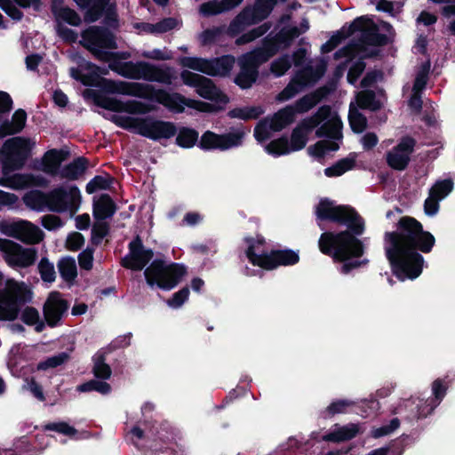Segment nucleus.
Instances as JSON below:
<instances>
[{"label":"nucleus","instance_id":"f257e3e1","mask_svg":"<svg viewBox=\"0 0 455 455\" xmlns=\"http://www.w3.org/2000/svg\"><path fill=\"white\" fill-rule=\"evenodd\" d=\"M315 215L319 220L347 228L339 232L325 231L318 240V247L323 254L331 257L335 262H343L341 273L347 275L353 269L369 263L367 259L350 260L364 253L363 243L358 236L364 232L365 223L354 207L336 205L333 201L323 198L316 206Z\"/></svg>","mask_w":455,"mask_h":455},{"label":"nucleus","instance_id":"f03ea898","mask_svg":"<svg viewBox=\"0 0 455 455\" xmlns=\"http://www.w3.org/2000/svg\"><path fill=\"white\" fill-rule=\"evenodd\" d=\"M384 241L386 257L392 271L402 281L420 275L424 265L420 252L429 253L435 244V236L410 216L400 218L396 230L386 232Z\"/></svg>","mask_w":455,"mask_h":455},{"label":"nucleus","instance_id":"7ed1b4c3","mask_svg":"<svg viewBox=\"0 0 455 455\" xmlns=\"http://www.w3.org/2000/svg\"><path fill=\"white\" fill-rule=\"evenodd\" d=\"M187 272V267L183 264H166L164 259H156L145 269L144 275L150 287L156 285L162 290L169 291L179 284Z\"/></svg>","mask_w":455,"mask_h":455},{"label":"nucleus","instance_id":"20e7f679","mask_svg":"<svg viewBox=\"0 0 455 455\" xmlns=\"http://www.w3.org/2000/svg\"><path fill=\"white\" fill-rule=\"evenodd\" d=\"M32 298V291L24 282H9L0 293V321L16 320L22 307Z\"/></svg>","mask_w":455,"mask_h":455},{"label":"nucleus","instance_id":"39448f33","mask_svg":"<svg viewBox=\"0 0 455 455\" xmlns=\"http://www.w3.org/2000/svg\"><path fill=\"white\" fill-rule=\"evenodd\" d=\"M31 145L28 139L13 137L6 140L0 148V160L4 175L23 168L30 156Z\"/></svg>","mask_w":455,"mask_h":455},{"label":"nucleus","instance_id":"423d86ee","mask_svg":"<svg viewBox=\"0 0 455 455\" xmlns=\"http://www.w3.org/2000/svg\"><path fill=\"white\" fill-rule=\"evenodd\" d=\"M84 96L92 98L96 106L112 112H126L132 115H145L156 110V107L142 101L128 100L124 102L116 98H110L92 89L84 91Z\"/></svg>","mask_w":455,"mask_h":455},{"label":"nucleus","instance_id":"0eeeda50","mask_svg":"<svg viewBox=\"0 0 455 455\" xmlns=\"http://www.w3.org/2000/svg\"><path fill=\"white\" fill-rule=\"evenodd\" d=\"M250 263L265 270H274L280 266H294L299 261V251L292 249L271 250L269 252L253 254L251 248L249 250Z\"/></svg>","mask_w":455,"mask_h":455},{"label":"nucleus","instance_id":"6e6552de","mask_svg":"<svg viewBox=\"0 0 455 455\" xmlns=\"http://www.w3.org/2000/svg\"><path fill=\"white\" fill-rule=\"evenodd\" d=\"M47 194L49 211L59 213L69 211L75 213L78 210L81 194L76 185L71 186L68 190L64 187H58Z\"/></svg>","mask_w":455,"mask_h":455},{"label":"nucleus","instance_id":"1a4fd4ad","mask_svg":"<svg viewBox=\"0 0 455 455\" xmlns=\"http://www.w3.org/2000/svg\"><path fill=\"white\" fill-rule=\"evenodd\" d=\"M0 251L7 264L11 267H28L36 260L37 251L35 248H23L19 243L5 238H0Z\"/></svg>","mask_w":455,"mask_h":455},{"label":"nucleus","instance_id":"9d476101","mask_svg":"<svg viewBox=\"0 0 455 455\" xmlns=\"http://www.w3.org/2000/svg\"><path fill=\"white\" fill-rule=\"evenodd\" d=\"M355 32H361V41L372 46H384L388 44L387 35L379 32V27L375 22L366 16L355 18L348 26L345 34L347 37L352 36Z\"/></svg>","mask_w":455,"mask_h":455},{"label":"nucleus","instance_id":"9b49d317","mask_svg":"<svg viewBox=\"0 0 455 455\" xmlns=\"http://www.w3.org/2000/svg\"><path fill=\"white\" fill-rule=\"evenodd\" d=\"M243 136V132L217 134L212 131H206L202 134L197 146L204 151L216 149L224 151L241 146Z\"/></svg>","mask_w":455,"mask_h":455},{"label":"nucleus","instance_id":"f8f14e48","mask_svg":"<svg viewBox=\"0 0 455 455\" xmlns=\"http://www.w3.org/2000/svg\"><path fill=\"white\" fill-rule=\"evenodd\" d=\"M69 307V301L62 298L60 291H52L43 305V315L47 325L50 328L62 325Z\"/></svg>","mask_w":455,"mask_h":455},{"label":"nucleus","instance_id":"ddd939ff","mask_svg":"<svg viewBox=\"0 0 455 455\" xmlns=\"http://www.w3.org/2000/svg\"><path fill=\"white\" fill-rule=\"evenodd\" d=\"M129 254L121 260V266L133 271L142 270L154 257L152 249L144 247L142 239L137 235L128 244Z\"/></svg>","mask_w":455,"mask_h":455},{"label":"nucleus","instance_id":"4468645a","mask_svg":"<svg viewBox=\"0 0 455 455\" xmlns=\"http://www.w3.org/2000/svg\"><path fill=\"white\" fill-rule=\"evenodd\" d=\"M416 140L410 136L401 139L396 146L386 153L387 164L395 171H404L411 161Z\"/></svg>","mask_w":455,"mask_h":455},{"label":"nucleus","instance_id":"2eb2a0df","mask_svg":"<svg viewBox=\"0 0 455 455\" xmlns=\"http://www.w3.org/2000/svg\"><path fill=\"white\" fill-rule=\"evenodd\" d=\"M4 233L27 244H36L44 239V232L28 220L7 224Z\"/></svg>","mask_w":455,"mask_h":455},{"label":"nucleus","instance_id":"dca6fc26","mask_svg":"<svg viewBox=\"0 0 455 455\" xmlns=\"http://www.w3.org/2000/svg\"><path fill=\"white\" fill-rule=\"evenodd\" d=\"M177 133L176 125L170 121L145 117V123L141 136L152 140L171 139Z\"/></svg>","mask_w":455,"mask_h":455},{"label":"nucleus","instance_id":"f3484780","mask_svg":"<svg viewBox=\"0 0 455 455\" xmlns=\"http://www.w3.org/2000/svg\"><path fill=\"white\" fill-rule=\"evenodd\" d=\"M83 39L91 44L106 49H116L115 34L108 28L100 26H91L81 34Z\"/></svg>","mask_w":455,"mask_h":455},{"label":"nucleus","instance_id":"a211bd4d","mask_svg":"<svg viewBox=\"0 0 455 455\" xmlns=\"http://www.w3.org/2000/svg\"><path fill=\"white\" fill-rule=\"evenodd\" d=\"M101 68L96 64L84 60L78 65V68L69 69L70 76L76 81L80 82L84 86L98 87L101 76L100 71Z\"/></svg>","mask_w":455,"mask_h":455},{"label":"nucleus","instance_id":"6ab92c4d","mask_svg":"<svg viewBox=\"0 0 455 455\" xmlns=\"http://www.w3.org/2000/svg\"><path fill=\"white\" fill-rule=\"evenodd\" d=\"M142 79L171 85L177 79V74L174 68L168 65L157 66L145 61Z\"/></svg>","mask_w":455,"mask_h":455},{"label":"nucleus","instance_id":"aec40b11","mask_svg":"<svg viewBox=\"0 0 455 455\" xmlns=\"http://www.w3.org/2000/svg\"><path fill=\"white\" fill-rule=\"evenodd\" d=\"M332 91L333 88L328 85L321 86L315 92L306 94L296 100L293 105H287V107L291 108V110L294 112V117L296 118V114H303L309 111Z\"/></svg>","mask_w":455,"mask_h":455},{"label":"nucleus","instance_id":"412c9836","mask_svg":"<svg viewBox=\"0 0 455 455\" xmlns=\"http://www.w3.org/2000/svg\"><path fill=\"white\" fill-rule=\"evenodd\" d=\"M69 156V151L66 149H49L41 160V170L51 176H56L60 171L62 162L66 161Z\"/></svg>","mask_w":455,"mask_h":455},{"label":"nucleus","instance_id":"4be33fe9","mask_svg":"<svg viewBox=\"0 0 455 455\" xmlns=\"http://www.w3.org/2000/svg\"><path fill=\"white\" fill-rule=\"evenodd\" d=\"M156 102L163 105L168 110L173 113L180 114L185 110V107L188 108L189 99L186 98L180 92H169L161 88L156 99Z\"/></svg>","mask_w":455,"mask_h":455},{"label":"nucleus","instance_id":"5701e85b","mask_svg":"<svg viewBox=\"0 0 455 455\" xmlns=\"http://www.w3.org/2000/svg\"><path fill=\"white\" fill-rule=\"evenodd\" d=\"M196 92L200 97L217 104L226 105L229 101L228 95L219 89L212 79L206 76L203 77Z\"/></svg>","mask_w":455,"mask_h":455},{"label":"nucleus","instance_id":"b1692460","mask_svg":"<svg viewBox=\"0 0 455 455\" xmlns=\"http://www.w3.org/2000/svg\"><path fill=\"white\" fill-rule=\"evenodd\" d=\"M27 122V113L24 109H17L12 116V120H4L0 124V139L14 135L22 132Z\"/></svg>","mask_w":455,"mask_h":455},{"label":"nucleus","instance_id":"393cba45","mask_svg":"<svg viewBox=\"0 0 455 455\" xmlns=\"http://www.w3.org/2000/svg\"><path fill=\"white\" fill-rule=\"evenodd\" d=\"M116 212V205L108 194H102L97 200L93 201L92 215L95 220L105 221L110 219Z\"/></svg>","mask_w":455,"mask_h":455},{"label":"nucleus","instance_id":"a878e982","mask_svg":"<svg viewBox=\"0 0 455 455\" xmlns=\"http://www.w3.org/2000/svg\"><path fill=\"white\" fill-rule=\"evenodd\" d=\"M144 62L145 61L110 62L108 68L123 77L140 80L142 79L143 76Z\"/></svg>","mask_w":455,"mask_h":455},{"label":"nucleus","instance_id":"bb28decb","mask_svg":"<svg viewBox=\"0 0 455 455\" xmlns=\"http://www.w3.org/2000/svg\"><path fill=\"white\" fill-rule=\"evenodd\" d=\"M439 404L431 399H419L416 402H408L405 408H410L411 413L406 416L409 421L419 420L430 415Z\"/></svg>","mask_w":455,"mask_h":455},{"label":"nucleus","instance_id":"cd10ccee","mask_svg":"<svg viewBox=\"0 0 455 455\" xmlns=\"http://www.w3.org/2000/svg\"><path fill=\"white\" fill-rule=\"evenodd\" d=\"M335 428L323 436L325 442L340 443L352 440L360 432L359 425L349 423L345 426L339 427L336 424Z\"/></svg>","mask_w":455,"mask_h":455},{"label":"nucleus","instance_id":"c85d7f7f","mask_svg":"<svg viewBox=\"0 0 455 455\" xmlns=\"http://www.w3.org/2000/svg\"><path fill=\"white\" fill-rule=\"evenodd\" d=\"M235 61V57L230 54L209 59L208 76L223 77L228 76Z\"/></svg>","mask_w":455,"mask_h":455},{"label":"nucleus","instance_id":"c756f323","mask_svg":"<svg viewBox=\"0 0 455 455\" xmlns=\"http://www.w3.org/2000/svg\"><path fill=\"white\" fill-rule=\"evenodd\" d=\"M89 166V160L84 156H78L63 166L59 174L61 179L76 180L84 174Z\"/></svg>","mask_w":455,"mask_h":455},{"label":"nucleus","instance_id":"7c9ffc66","mask_svg":"<svg viewBox=\"0 0 455 455\" xmlns=\"http://www.w3.org/2000/svg\"><path fill=\"white\" fill-rule=\"evenodd\" d=\"M294 112L291 110V107L287 106L279 109L268 119L270 129L273 132H281L283 129L294 123Z\"/></svg>","mask_w":455,"mask_h":455},{"label":"nucleus","instance_id":"2f4dec72","mask_svg":"<svg viewBox=\"0 0 455 455\" xmlns=\"http://www.w3.org/2000/svg\"><path fill=\"white\" fill-rule=\"evenodd\" d=\"M357 155L355 152L350 153L347 157L339 159L334 164L324 169V174L327 177H339L346 172L353 170L356 164Z\"/></svg>","mask_w":455,"mask_h":455},{"label":"nucleus","instance_id":"473e14b6","mask_svg":"<svg viewBox=\"0 0 455 455\" xmlns=\"http://www.w3.org/2000/svg\"><path fill=\"white\" fill-rule=\"evenodd\" d=\"M307 126L308 124L302 120L292 130L291 141L289 142L291 151H299L306 147L307 133L312 131V129Z\"/></svg>","mask_w":455,"mask_h":455},{"label":"nucleus","instance_id":"72a5a7b5","mask_svg":"<svg viewBox=\"0 0 455 455\" xmlns=\"http://www.w3.org/2000/svg\"><path fill=\"white\" fill-rule=\"evenodd\" d=\"M342 122L339 118H332L321 124L315 132L318 138L339 140L342 138Z\"/></svg>","mask_w":455,"mask_h":455},{"label":"nucleus","instance_id":"f704fd0d","mask_svg":"<svg viewBox=\"0 0 455 455\" xmlns=\"http://www.w3.org/2000/svg\"><path fill=\"white\" fill-rule=\"evenodd\" d=\"M111 3V0H92L84 13V21L87 24L98 21Z\"/></svg>","mask_w":455,"mask_h":455},{"label":"nucleus","instance_id":"c9c22d12","mask_svg":"<svg viewBox=\"0 0 455 455\" xmlns=\"http://www.w3.org/2000/svg\"><path fill=\"white\" fill-rule=\"evenodd\" d=\"M60 277L68 284H73L77 277L76 260L70 256L61 258L57 263Z\"/></svg>","mask_w":455,"mask_h":455},{"label":"nucleus","instance_id":"e433bc0d","mask_svg":"<svg viewBox=\"0 0 455 455\" xmlns=\"http://www.w3.org/2000/svg\"><path fill=\"white\" fill-rule=\"evenodd\" d=\"M113 123L124 130L134 132L141 136L145 117H133L127 116H114Z\"/></svg>","mask_w":455,"mask_h":455},{"label":"nucleus","instance_id":"4c0bfd02","mask_svg":"<svg viewBox=\"0 0 455 455\" xmlns=\"http://www.w3.org/2000/svg\"><path fill=\"white\" fill-rule=\"evenodd\" d=\"M356 104L361 109L377 111L381 108V102L376 98V94L371 90L362 91L357 93Z\"/></svg>","mask_w":455,"mask_h":455},{"label":"nucleus","instance_id":"58836bf2","mask_svg":"<svg viewBox=\"0 0 455 455\" xmlns=\"http://www.w3.org/2000/svg\"><path fill=\"white\" fill-rule=\"evenodd\" d=\"M23 201L32 210L43 211L44 208L48 209V194L40 190L27 193Z\"/></svg>","mask_w":455,"mask_h":455},{"label":"nucleus","instance_id":"ea45409f","mask_svg":"<svg viewBox=\"0 0 455 455\" xmlns=\"http://www.w3.org/2000/svg\"><path fill=\"white\" fill-rule=\"evenodd\" d=\"M198 136L199 133L196 130L189 127H181L176 137V144L182 148H191L198 141Z\"/></svg>","mask_w":455,"mask_h":455},{"label":"nucleus","instance_id":"a19ab883","mask_svg":"<svg viewBox=\"0 0 455 455\" xmlns=\"http://www.w3.org/2000/svg\"><path fill=\"white\" fill-rule=\"evenodd\" d=\"M264 110L259 106L235 108L228 111V116L230 118H239L244 121L258 119Z\"/></svg>","mask_w":455,"mask_h":455},{"label":"nucleus","instance_id":"79ce46f5","mask_svg":"<svg viewBox=\"0 0 455 455\" xmlns=\"http://www.w3.org/2000/svg\"><path fill=\"white\" fill-rule=\"evenodd\" d=\"M348 122L351 130L355 133H362L367 127V118L354 106L353 103L349 106Z\"/></svg>","mask_w":455,"mask_h":455},{"label":"nucleus","instance_id":"37998d69","mask_svg":"<svg viewBox=\"0 0 455 455\" xmlns=\"http://www.w3.org/2000/svg\"><path fill=\"white\" fill-rule=\"evenodd\" d=\"M179 64L183 68L208 75L209 59L184 56L180 58Z\"/></svg>","mask_w":455,"mask_h":455},{"label":"nucleus","instance_id":"c03bdc74","mask_svg":"<svg viewBox=\"0 0 455 455\" xmlns=\"http://www.w3.org/2000/svg\"><path fill=\"white\" fill-rule=\"evenodd\" d=\"M276 40L281 44L283 49L289 48L294 40L301 35L299 28L294 27H283L276 34Z\"/></svg>","mask_w":455,"mask_h":455},{"label":"nucleus","instance_id":"a18cd8bd","mask_svg":"<svg viewBox=\"0 0 455 455\" xmlns=\"http://www.w3.org/2000/svg\"><path fill=\"white\" fill-rule=\"evenodd\" d=\"M111 390L112 387L108 382L98 379H91L76 387V391L80 393L96 391L101 395H108Z\"/></svg>","mask_w":455,"mask_h":455},{"label":"nucleus","instance_id":"49530a36","mask_svg":"<svg viewBox=\"0 0 455 455\" xmlns=\"http://www.w3.org/2000/svg\"><path fill=\"white\" fill-rule=\"evenodd\" d=\"M271 28L270 22H265L256 28H253L252 29L247 31L246 33L242 34L237 39H236V44H245L248 43H251L257 38H259L260 36H264Z\"/></svg>","mask_w":455,"mask_h":455},{"label":"nucleus","instance_id":"de8ad7c7","mask_svg":"<svg viewBox=\"0 0 455 455\" xmlns=\"http://www.w3.org/2000/svg\"><path fill=\"white\" fill-rule=\"evenodd\" d=\"M454 188V182L451 179L437 180L430 188L429 195L437 200L445 198Z\"/></svg>","mask_w":455,"mask_h":455},{"label":"nucleus","instance_id":"09e8293b","mask_svg":"<svg viewBox=\"0 0 455 455\" xmlns=\"http://www.w3.org/2000/svg\"><path fill=\"white\" fill-rule=\"evenodd\" d=\"M266 151L274 156L287 155L291 152L289 140L286 136L271 140L266 146Z\"/></svg>","mask_w":455,"mask_h":455},{"label":"nucleus","instance_id":"8fccbe9b","mask_svg":"<svg viewBox=\"0 0 455 455\" xmlns=\"http://www.w3.org/2000/svg\"><path fill=\"white\" fill-rule=\"evenodd\" d=\"M70 359L68 352H60L55 355L47 357L45 360L39 362L36 364V371H46L53 369L66 363Z\"/></svg>","mask_w":455,"mask_h":455},{"label":"nucleus","instance_id":"3c124183","mask_svg":"<svg viewBox=\"0 0 455 455\" xmlns=\"http://www.w3.org/2000/svg\"><path fill=\"white\" fill-rule=\"evenodd\" d=\"M112 182L113 178L108 173L106 176L96 175L86 184L85 191L91 195L98 190H106L109 188Z\"/></svg>","mask_w":455,"mask_h":455},{"label":"nucleus","instance_id":"603ef678","mask_svg":"<svg viewBox=\"0 0 455 455\" xmlns=\"http://www.w3.org/2000/svg\"><path fill=\"white\" fill-rule=\"evenodd\" d=\"M110 227L106 221L96 220L91 231V243L94 246L101 243L102 240L109 234Z\"/></svg>","mask_w":455,"mask_h":455},{"label":"nucleus","instance_id":"864d4df0","mask_svg":"<svg viewBox=\"0 0 455 455\" xmlns=\"http://www.w3.org/2000/svg\"><path fill=\"white\" fill-rule=\"evenodd\" d=\"M276 3L277 0H257L252 11L258 23L269 16Z\"/></svg>","mask_w":455,"mask_h":455},{"label":"nucleus","instance_id":"5fc2aeb1","mask_svg":"<svg viewBox=\"0 0 455 455\" xmlns=\"http://www.w3.org/2000/svg\"><path fill=\"white\" fill-rule=\"evenodd\" d=\"M84 46L86 47L97 60L103 62H117L118 60L126 58L124 53L122 52H108L86 44H84Z\"/></svg>","mask_w":455,"mask_h":455},{"label":"nucleus","instance_id":"6e6d98bb","mask_svg":"<svg viewBox=\"0 0 455 455\" xmlns=\"http://www.w3.org/2000/svg\"><path fill=\"white\" fill-rule=\"evenodd\" d=\"M429 70V61H427L424 64H422L420 69L416 74L412 86V92H415V94H419L421 93V92L426 88L428 80Z\"/></svg>","mask_w":455,"mask_h":455},{"label":"nucleus","instance_id":"4d7b16f0","mask_svg":"<svg viewBox=\"0 0 455 455\" xmlns=\"http://www.w3.org/2000/svg\"><path fill=\"white\" fill-rule=\"evenodd\" d=\"M339 145L329 140H319L307 148L308 153L317 158H323L327 151H336Z\"/></svg>","mask_w":455,"mask_h":455},{"label":"nucleus","instance_id":"13d9d810","mask_svg":"<svg viewBox=\"0 0 455 455\" xmlns=\"http://www.w3.org/2000/svg\"><path fill=\"white\" fill-rule=\"evenodd\" d=\"M291 67V60L288 54H283L281 57L272 61L270 65V71L275 77L283 76Z\"/></svg>","mask_w":455,"mask_h":455},{"label":"nucleus","instance_id":"bf43d9fd","mask_svg":"<svg viewBox=\"0 0 455 455\" xmlns=\"http://www.w3.org/2000/svg\"><path fill=\"white\" fill-rule=\"evenodd\" d=\"M103 24L104 28L108 29L117 30L120 27L119 16L117 13L116 4L112 2L108 8L103 14Z\"/></svg>","mask_w":455,"mask_h":455},{"label":"nucleus","instance_id":"052dcab7","mask_svg":"<svg viewBox=\"0 0 455 455\" xmlns=\"http://www.w3.org/2000/svg\"><path fill=\"white\" fill-rule=\"evenodd\" d=\"M38 272L44 283H53L56 279L54 265L46 257H43L38 263Z\"/></svg>","mask_w":455,"mask_h":455},{"label":"nucleus","instance_id":"680f3d73","mask_svg":"<svg viewBox=\"0 0 455 455\" xmlns=\"http://www.w3.org/2000/svg\"><path fill=\"white\" fill-rule=\"evenodd\" d=\"M450 382L451 380L448 379V377H445L444 379H436L432 383V394L434 397H431V399L436 403L440 404L442 400L446 395Z\"/></svg>","mask_w":455,"mask_h":455},{"label":"nucleus","instance_id":"e2e57ef3","mask_svg":"<svg viewBox=\"0 0 455 455\" xmlns=\"http://www.w3.org/2000/svg\"><path fill=\"white\" fill-rule=\"evenodd\" d=\"M331 111V109L330 106L323 105L320 107L312 116L305 118L303 120L306 124H308L307 127L313 130L330 116Z\"/></svg>","mask_w":455,"mask_h":455},{"label":"nucleus","instance_id":"0e129e2a","mask_svg":"<svg viewBox=\"0 0 455 455\" xmlns=\"http://www.w3.org/2000/svg\"><path fill=\"white\" fill-rule=\"evenodd\" d=\"M136 98L148 100L156 102V99L159 93L160 88H156L150 84L139 83L137 85Z\"/></svg>","mask_w":455,"mask_h":455},{"label":"nucleus","instance_id":"69168bd1","mask_svg":"<svg viewBox=\"0 0 455 455\" xmlns=\"http://www.w3.org/2000/svg\"><path fill=\"white\" fill-rule=\"evenodd\" d=\"M358 409L359 411H356L355 412L363 418L374 416L379 410V403L375 398L365 399L362 401L361 404L358 406Z\"/></svg>","mask_w":455,"mask_h":455},{"label":"nucleus","instance_id":"338daca9","mask_svg":"<svg viewBox=\"0 0 455 455\" xmlns=\"http://www.w3.org/2000/svg\"><path fill=\"white\" fill-rule=\"evenodd\" d=\"M60 12L58 14V16L55 17L57 20H61L74 27H78L81 25V17L75 10L68 6H65L63 9H60Z\"/></svg>","mask_w":455,"mask_h":455},{"label":"nucleus","instance_id":"774afa93","mask_svg":"<svg viewBox=\"0 0 455 455\" xmlns=\"http://www.w3.org/2000/svg\"><path fill=\"white\" fill-rule=\"evenodd\" d=\"M259 76L253 75L251 72H247L240 69L239 73L235 76L234 82L241 89H249L256 83Z\"/></svg>","mask_w":455,"mask_h":455}]
</instances>
